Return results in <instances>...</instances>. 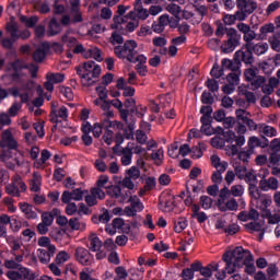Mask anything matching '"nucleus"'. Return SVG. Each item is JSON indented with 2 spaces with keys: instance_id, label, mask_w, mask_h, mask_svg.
<instances>
[{
  "instance_id": "2eb2a0df",
  "label": "nucleus",
  "mask_w": 280,
  "mask_h": 280,
  "mask_svg": "<svg viewBox=\"0 0 280 280\" xmlns=\"http://www.w3.org/2000/svg\"><path fill=\"white\" fill-rule=\"evenodd\" d=\"M84 194H89V191L80 188L73 189L72 191L65 190L61 195V202H63V205H69L71 200L79 202L84 198Z\"/></svg>"
},
{
  "instance_id": "e2e57ef3",
  "label": "nucleus",
  "mask_w": 280,
  "mask_h": 280,
  "mask_svg": "<svg viewBox=\"0 0 280 280\" xmlns=\"http://www.w3.org/2000/svg\"><path fill=\"white\" fill-rule=\"evenodd\" d=\"M70 14L72 16V23H82V11H80V8L75 11L73 9L70 10Z\"/></svg>"
},
{
  "instance_id": "f3484780",
  "label": "nucleus",
  "mask_w": 280,
  "mask_h": 280,
  "mask_svg": "<svg viewBox=\"0 0 280 280\" xmlns=\"http://www.w3.org/2000/svg\"><path fill=\"white\" fill-rule=\"evenodd\" d=\"M0 148H9L10 150H19V142L12 136V131L7 129L2 132V139L0 140Z\"/></svg>"
},
{
  "instance_id": "052dcab7",
  "label": "nucleus",
  "mask_w": 280,
  "mask_h": 280,
  "mask_svg": "<svg viewBox=\"0 0 280 280\" xmlns=\"http://www.w3.org/2000/svg\"><path fill=\"white\" fill-rule=\"evenodd\" d=\"M206 86L209 89V91H211V93H218L220 90V84L214 79H208Z\"/></svg>"
},
{
  "instance_id": "39448f33",
  "label": "nucleus",
  "mask_w": 280,
  "mask_h": 280,
  "mask_svg": "<svg viewBox=\"0 0 280 280\" xmlns=\"http://www.w3.org/2000/svg\"><path fill=\"white\" fill-rule=\"evenodd\" d=\"M235 115H236V124H237L235 131L237 132V135H246L248 130L250 132L256 130L257 132H259V124L255 122V120L250 118L252 115L249 114L248 110L236 109Z\"/></svg>"
},
{
  "instance_id": "9d476101",
  "label": "nucleus",
  "mask_w": 280,
  "mask_h": 280,
  "mask_svg": "<svg viewBox=\"0 0 280 280\" xmlns=\"http://www.w3.org/2000/svg\"><path fill=\"white\" fill-rule=\"evenodd\" d=\"M113 152L116 156H121L120 162L121 165H130L132 163V148H130V143L126 148L114 145Z\"/></svg>"
},
{
  "instance_id": "bb28decb",
  "label": "nucleus",
  "mask_w": 280,
  "mask_h": 280,
  "mask_svg": "<svg viewBox=\"0 0 280 280\" xmlns=\"http://www.w3.org/2000/svg\"><path fill=\"white\" fill-rule=\"evenodd\" d=\"M270 145V142L268 139H265L261 141L258 137H250L248 140V149L255 150V148H268Z\"/></svg>"
},
{
  "instance_id": "423d86ee",
  "label": "nucleus",
  "mask_w": 280,
  "mask_h": 280,
  "mask_svg": "<svg viewBox=\"0 0 280 280\" xmlns=\"http://www.w3.org/2000/svg\"><path fill=\"white\" fill-rule=\"evenodd\" d=\"M21 191L22 194H25L27 191V185L23 182V177H21V175H15L12 179V184H8L5 186V192L9 196H13V198H21Z\"/></svg>"
},
{
  "instance_id": "72a5a7b5",
  "label": "nucleus",
  "mask_w": 280,
  "mask_h": 280,
  "mask_svg": "<svg viewBox=\"0 0 280 280\" xmlns=\"http://www.w3.org/2000/svg\"><path fill=\"white\" fill-rule=\"evenodd\" d=\"M84 58H93L94 60H96V62H102V60H104V58L102 57V50L97 47H92L89 50H86V52L83 54Z\"/></svg>"
},
{
  "instance_id": "7ed1b4c3",
  "label": "nucleus",
  "mask_w": 280,
  "mask_h": 280,
  "mask_svg": "<svg viewBox=\"0 0 280 280\" xmlns=\"http://www.w3.org/2000/svg\"><path fill=\"white\" fill-rule=\"evenodd\" d=\"M138 47L139 45L133 39H128L124 43V45L116 46L114 48V54L117 56V58L127 60L133 65L137 62H148V57L144 55H139V51L137 50Z\"/></svg>"
},
{
  "instance_id": "cd10ccee",
  "label": "nucleus",
  "mask_w": 280,
  "mask_h": 280,
  "mask_svg": "<svg viewBox=\"0 0 280 280\" xmlns=\"http://www.w3.org/2000/svg\"><path fill=\"white\" fill-rule=\"evenodd\" d=\"M88 241L90 242L89 250L92 253H97V250H101L102 248V241L95 233H91L88 237Z\"/></svg>"
},
{
  "instance_id": "37998d69",
  "label": "nucleus",
  "mask_w": 280,
  "mask_h": 280,
  "mask_svg": "<svg viewBox=\"0 0 280 280\" xmlns=\"http://www.w3.org/2000/svg\"><path fill=\"white\" fill-rule=\"evenodd\" d=\"M187 229V218L180 217L175 221L174 231L175 233H183Z\"/></svg>"
},
{
  "instance_id": "6ab92c4d",
  "label": "nucleus",
  "mask_w": 280,
  "mask_h": 280,
  "mask_svg": "<svg viewBox=\"0 0 280 280\" xmlns=\"http://www.w3.org/2000/svg\"><path fill=\"white\" fill-rule=\"evenodd\" d=\"M56 255V246H50L49 249H37V257L40 264H49L51 258Z\"/></svg>"
},
{
  "instance_id": "680f3d73",
  "label": "nucleus",
  "mask_w": 280,
  "mask_h": 280,
  "mask_svg": "<svg viewBox=\"0 0 280 280\" xmlns=\"http://www.w3.org/2000/svg\"><path fill=\"white\" fill-rule=\"evenodd\" d=\"M129 21L126 24L127 32H135L137 27H139V20L136 18H127Z\"/></svg>"
},
{
  "instance_id": "f8f14e48",
  "label": "nucleus",
  "mask_w": 280,
  "mask_h": 280,
  "mask_svg": "<svg viewBox=\"0 0 280 280\" xmlns=\"http://www.w3.org/2000/svg\"><path fill=\"white\" fill-rule=\"evenodd\" d=\"M127 202H130V206L125 207L124 212L129 218H135L139 211H143V203L139 197L132 196L127 200Z\"/></svg>"
},
{
  "instance_id": "3c124183",
  "label": "nucleus",
  "mask_w": 280,
  "mask_h": 280,
  "mask_svg": "<svg viewBox=\"0 0 280 280\" xmlns=\"http://www.w3.org/2000/svg\"><path fill=\"white\" fill-rule=\"evenodd\" d=\"M210 75L217 80L222 78V75H224V68H220L218 63H214L210 71Z\"/></svg>"
},
{
  "instance_id": "49530a36",
  "label": "nucleus",
  "mask_w": 280,
  "mask_h": 280,
  "mask_svg": "<svg viewBox=\"0 0 280 280\" xmlns=\"http://www.w3.org/2000/svg\"><path fill=\"white\" fill-rule=\"evenodd\" d=\"M126 177L130 178L131 180H137V178H140L141 171L137 166H132L129 170L126 171Z\"/></svg>"
},
{
  "instance_id": "864d4df0",
  "label": "nucleus",
  "mask_w": 280,
  "mask_h": 280,
  "mask_svg": "<svg viewBox=\"0 0 280 280\" xmlns=\"http://www.w3.org/2000/svg\"><path fill=\"white\" fill-rule=\"evenodd\" d=\"M135 179H130V177H126L119 183V186L124 189H129V191H132L135 189V183L132 182Z\"/></svg>"
},
{
  "instance_id": "ddd939ff",
  "label": "nucleus",
  "mask_w": 280,
  "mask_h": 280,
  "mask_svg": "<svg viewBox=\"0 0 280 280\" xmlns=\"http://www.w3.org/2000/svg\"><path fill=\"white\" fill-rule=\"evenodd\" d=\"M58 117L59 119H62V121H67V119H69V109H67L66 106H61L58 110L56 105L51 104L49 121H51V124H59L60 120Z\"/></svg>"
},
{
  "instance_id": "412c9836",
  "label": "nucleus",
  "mask_w": 280,
  "mask_h": 280,
  "mask_svg": "<svg viewBox=\"0 0 280 280\" xmlns=\"http://www.w3.org/2000/svg\"><path fill=\"white\" fill-rule=\"evenodd\" d=\"M258 135L264 139V141H266V137H277V128L267 125L266 122H261L259 124Z\"/></svg>"
},
{
  "instance_id": "20e7f679",
  "label": "nucleus",
  "mask_w": 280,
  "mask_h": 280,
  "mask_svg": "<svg viewBox=\"0 0 280 280\" xmlns=\"http://www.w3.org/2000/svg\"><path fill=\"white\" fill-rule=\"evenodd\" d=\"M102 74V68L95 61H86L83 67H77V75L81 79L82 86H93Z\"/></svg>"
},
{
  "instance_id": "de8ad7c7",
  "label": "nucleus",
  "mask_w": 280,
  "mask_h": 280,
  "mask_svg": "<svg viewBox=\"0 0 280 280\" xmlns=\"http://www.w3.org/2000/svg\"><path fill=\"white\" fill-rule=\"evenodd\" d=\"M240 75H242V71L229 73L226 75L228 83L237 86L240 84Z\"/></svg>"
},
{
  "instance_id": "e433bc0d",
  "label": "nucleus",
  "mask_w": 280,
  "mask_h": 280,
  "mask_svg": "<svg viewBox=\"0 0 280 280\" xmlns=\"http://www.w3.org/2000/svg\"><path fill=\"white\" fill-rule=\"evenodd\" d=\"M226 38H228L226 40L229 43H232V44H234L236 46H240V40H242V35H240L237 33V30L229 28Z\"/></svg>"
},
{
  "instance_id": "0e129e2a",
  "label": "nucleus",
  "mask_w": 280,
  "mask_h": 280,
  "mask_svg": "<svg viewBox=\"0 0 280 280\" xmlns=\"http://www.w3.org/2000/svg\"><path fill=\"white\" fill-rule=\"evenodd\" d=\"M12 150L15 149H10V148H2L1 154H0V161L5 163L9 159H12Z\"/></svg>"
},
{
  "instance_id": "a19ab883",
  "label": "nucleus",
  "mask_w": 280,
  "mask_h": 280,
  "mask_svg": "<svg viewBox=\"0 0 280 280\" xmlns=\"http://www.w3.org/2000/svg\"><path fill=\"white\" fill-rule=\"evenodd\" d=\"M127 126L128 128L122 129V136L127 140L135 139V120H131L130 122H128Z\"/></svg>"
},
{
  "instance_id": "603ef678",
  "label": "nucleus",
  "mask_w": 280,
  "mask_h": 280,
  "mask_svg": "<svg viewBox=\"0 0 280 280\" xmlns=\"http://www.w3.org/2000/svg\"><path fill=\"white\" fill-rule=\"evenodd\" d=\"M245 183L248 184V187L253 186V185H257V175H255L254 171H249L247 172V174L245 175L244 178Z\"/></svg>"
},
{
  "instance_id": "4d7b16f0",
  "label": "nucleus",
  "mask_w": 280,
  "mask_h": 280,
  "mask_svg": "<svg viewBox=\"0 0 280 280\" xmlns=\"http://www.w3.org/2000/svg\"><path fill=\"white\" fill-rule=\"evenodd\" d=\"M257 38V34L253 30H248L247 33L244 34L243 39L245 40V45H253V40Z\"/></svg>"
},
{
  "instance_id": "2f4dec72",
  "label": "nucleus",
  "mask_w": 280,
  "mask_h": 280,
  "mask_svg": "<svg viewBox=\"0 0 280 280\" xmlns=\"http://www.w3.org/2000/svg\"><path fill=\"white\" fill-rule=\"evenodd\" d=\"M43 183V176L37 172L33 173V178L30 182V189L31 191L38 192L40 191V185Z\"/></svg>"
},
{
  "instance_id": "338daca9",
  "label": "nucleus",
  "mask_w": 280,
  "mask_h": 280,
  "mask_svg": "<svg viewBox=\"0 0 280 280\" xmlns=\"http://www.w3.org/2000/svg\"><path fill=\"white\" fill-rule=\"evenodd\" d=\"M151 159L156 163V165H161L163 163V149H159L156 152L151 154Z\"/></svg>"
},
{
  "instance_id": "473e14b6",
  "label": "nucleus",
  "mask_w": 280,
  "mask_h": 280,
  "mask_svg": "<svg viewBox=\"0 0 280 280\" xmlns=\"http://www.w3.org/2000/svg\"><path fill=\"white\" fill-rule=\"evenodd\" d=\"M20 279L23 280H36V273L26 267L20 265L19 269L16 270Z\"/></svg>"
},
{
  "instance_id": "f704fd0d",
  "label": "nucleus",
  "mask_w": 280,
  "mask_h": 280,
  "mask_svg": "<svg viewBox=\"0 0 280 280\" xmlns=\"http://www.w3.org/2000/svg\"><path fill=\"white\" fill-rule=\"evenodd\" d=\"M228 167H229V163L222 162V167L218 168L212 174L211 180H212V183H214V185H220V183H222V174H224V172H226Z\"/></svg>"
},
{
  "instance_id": "bf43d9fd",
  "label": "nucleus",
  "mask_w": 280,
  "mask_h": 280,
  "mask_svg": "<svg viewBox=\"0 0 280 280\" xmlns=\"http://www.w3.org/2000/svg\"><path fill=\"white\" fill-rule=\"evenodd\" d=\"M15 43H16V39L12 36L11 38L5 37L1 39V46L3 47V49H12Z\"/></svg>"
},
{
  "instance_id": "09e8293b",
  "label": "nucleus",
  "mask_w": 280,
  "mask_h": 280,
  "mask_svg": "<svg viewBox=\"0 0 280 280\" xmlns=\"http://www.w3.org/2000/svg\"><path fill=\"white\" fill-rule=\"evenodd\" d=\"M255 154V150L253 149H243L238 152V159L240 161H243V163L248 162V159H250V155Z\"/></svg>"
},
{
  "instance_id": "c03bdc74",
  "label": "nucleus",
  "mask_w": 280,
  "mask_h": 280,
  "mask_svg": "<svg viewBox=\"0 0 280 280\" xmlns=\"http://www.w3.org/2000/svg\"><path fill=\"white\" fill-rule=\"evenodd\" d=\"M244 228L248 233H259L260 231H264V225L259 222H249L245 224Z\"/></svg>"
},
{
  "instance_id": "5fc2aeb1",
  "label": "nucleus",
  "mask_w": 280,
  "mask_h": 280,
  "mask_svg": "<svg viewBox=\"0 0 280 280\" xmlns=\"http://www.w3.org/2000/svg\"><path fill=\"white\" fill-rule=\"evenodd\" d=\"M69 259H71V256H69V253L62 250L57 254L56 264L60 266V264H65L66 261H69Z\"/></svg>"
},
{
  "instance_id": "c85d7f7f",
  "label": "nucleus",
  "mask_w": 280,
  "mask_h": 280,
  "mask_svg": "<svg viewBox=\"0 0 280 280\" xmlns=\"http://www.w3.org/2000/svg\"><path fill=\"white\" fill-rule=\"evenodd\" d=\"M62 32V25L58 23V20L56 18H52L48 24V36H58Z\"/></svg>"
},
{
  "instance_id": "6e6552de",
  "label": "nucleus",
  "mask_w": 280,
  "mask_h": 280,
  "mask_svg": "<svg viewBox=\"0 0 280 280\" xmlns=\"http://www.w3.org/2000/svg\"><path fill=\"white\" fill-rule=\"evenodd\" d=\"M234 58L238 66H242V62L245 63L246 67L255 65V57L253 56L249 44H244L243 47L234 54Z\"/></svg>"
},
{
  "instance_id": "13d9d810",
  "label": "nucleus",
  "mask_w": 280,
  "mask_h": 280,
  "mask_svg": "<svg viewBox=\"0 0 280 280\" xmlns=\"http://www.w3.org/2000/svg\"><path fill=\"white\" fill-rule=\"evenodd\" d=\"M200 206L202 207V209H211V207H213V199H211V197L209 196H201L200 197Z\"/></svg>"
},
{
  "instance_id": "58836bf2",
  "label": "nucleus",
  "mask_w": 280,
  "mask_h": 280,
  "mask_svg": "<svg viewBox=\"0 0 280 280\" xmlns=\"http://www.w3.org/2000/svg\"><path fill=\"white\" fill-rule=\"evenodd\" d=\"M68 225L72 231H84L86 229V224L81 223L78 218L70 219Z\"/></svg>"
},
{
  "instance_id": "7c9ffc66",
  "label": "nucleus",
  "mask_w": 280,
  "mask_h": 280,
  "mask_svg": "<svg viewBox=\"0 0 280 280\" xmlns=\"http://www.w3.org/2000/svg\"><path fill=\"white\" fill-rule=\"evenodd\" d=\"M38 21H39L38 15H32L31 18H27V15L20 16V22L24 23L27 30H32L36 27V25H38Z\"/></svg>"
},
{
  "instance_id": "8fccbe9b",
  "label": "nucleus",
  "mask_w": 280,
  "mask_h": 280,
  "mask_svg": "<svg viewBox=\"0 0 280 280\" xmlns=\"http://www.w3.org/2000/svg\"><path fill=\"white\" fill-rule=\"evenodd\" d=\"M231 196L234 198H242L244 196V186L242 185H233L230 189Z\"/></svg>"
},
{
  "instance_id": "c756f323",
  "label": "nucleus",
  "mask_w": 280,
  "mask_h": 280,
  "mask_svg": "<svg viewBox=\"0 0 280 280\" xmlns=\"http://www.w3.org/2000/svg\"><path fill=\"white\" fill-rule=\"evenodd\" d=\"M218 268H220V264L211 262L206 267H201L200 275L205 277V279H209L212 277L213 272H218Z\"/></svg>"
},
{
  "instance_id": "aec40b11",
  "label": "nucleus",
  "mask_w": 280,
  "mask_h": 280,
  "mask_svg": "<svg viewBox=\"0 0 280 280\" xmlns=\"http://www.w3.org/2000/svg\"><path fill=\"white\" fill-rule=\"evenodd\" d=\"M259 188L262 191H277L279 189V180L276 177L262 178L259 182Z\"/></svg>"
},
{
  "instance_id": "f257e3e1",
  "label": "nucleus",
  "mask_w": 280,
  "mask_h": 280,
  "mask_svg": "<svg viewBox=\"0 0 280 280\" xmlns=\"http://www.w3.org/2000/svg\"><path fill=\"white\" fill-rule=\"evenodd\" d=\"M222 260L225 264V268L215 273V279L224 280L228 275H233L236 268H242L245 264L253 261V254L248 249H244L242 246L236 247L233 250L225 252L222 256Z\"/></svg>"
},
{
  "instance_id": "6e6d98bb",
  "label": "nucleus",
  "mask_w": 280,
  "mask_h": 280,
  "mask_svg": "<svg viewBox=\"0 0 280 280\" xmlns=\"http://www.w3.org/2000/svg\"><path fill=\"white\" fill-rule=\"evenodd\" d=\"M235 47H237L236 44H233V42H229L228 39L222 44L221 49L223 54H231L232 51H235Z\"/></svg>"
},
{
  "instance_id": "ea45409f",
  "label": "nucleus",
  "mask_w": 280,
  "mask_h": 280,
  "mask_svg": "<svg viewBox=\"0 0 280 280\" xmlns=\"http://www.w3.org/2000/svg\"><path fill=\"white\" fill-rule=\"evenodd\" d=\"M106 194L109 196V198H114L117 200L119 196L121 195V186L115 185L106 188Z\"/></svg>"
},
{
  "instance_id": "f03ea898",
  "label": "nucleus",
  "mask_w": 280,
  "mask_h": 280,
  "mask_svg": "<svg viewBox=\"0 0 280 280\" xmlns=\"http://www.w3.org/2000/svg\"><path fill=\"white\" fill-rule=\"evenodd\" d=\"M245 81L249 83L252 91H259L265 95H272L276 89H279V79L271 77L267 79L266 77L259 74L260 70L256 66H250L244 70Z\"/></svg>"
},
{
  "instance_id": "dca6fc26",
  "label": "nucleus",
  "mask_w": 280,
  "mask_h": 280,
  "mask_svg": "<svg viewBox=\"0 0 280 280\" xmlns=\"http://www.w3.org/2000/svg\"><path fill=\"white\" fill-rule=\"evenodd\" d=\"M65 82V74L57 72H48L46 74V82L44 83V89L49 93H54V84H60Z\"/></svg>"
},
{
  "instance_id": "9b49d317",
  "label": "nucleus",
  "mask_w": 280,
  "mask_h": 280,
  "mask_svg": "<svg viewBox=\"0 0 280 280\" xmlns=\"http://www.w3.org/2000/svg\"><path fill=\"white\" fill-rule=\"evenodd\" d=\"M148 16H150V12L148 11V9L143 8V2L136 0L133 10L126 15V19H137V21H145Z\"/></svg>"
},
{
  "instance_id": "774afa93",
  "label": "nucleus",
  "mask_w": 280,
  "mask_h": 280,
  "mask_svg": "<svg viewBox=\"0 0 280 280\" xmlns=\"http://www.w3.org/2000/svg\"><path fill=\"white\" fill-rule=\"evenodd\" d=\"M280 37H269V43H270V46H271V49H273L275 51H280V40H279Z\"/></svg>"
},
{
  "instance_id": "0eeeda50",
  "label": "nucleus",
  "mask_w": 280,
  "mask_h": 280,
  "mask_svg": "<svg viewBox=\"0 0 280 280\" xmlns=\"http://www.w3.org/2000/svg\"><path fill=\"white\" fill-rule=\"evenodd\" d=\"M236 8L238 16H242V19L246 21L250 14L256 12L259 4L255 0H236Z\"/></svg>"
},
{
  "instance_id": "4be33fe9",
  "label": "nucleus",
  "mask_w": 280,
  "mask_h": 280,
  "mask_svg": "<svg viewBox=\"0 0 280 280\" xmlns=\"http://www.w3.org/2000/svg\"><path fill=\"white\" fill-rule=\"evenodd\" d=\"M259 202V209L261 211V217H268L270 215V210L268 207L272 205V199L268 195H261L258 199Z\"/></svg>"
},
{
  "instance_id": "69168bd1",
  "label": "nucleus",
  "mask_w": 280,
  "mask_h": 280,
  "mask_svg": "<svg viewBox=\"0 0 280 280\" xmlns=\"http://www.w3.org/2000/svg\"><path fill=\"white\" fill-rule=\"evenodd\" d=\"M248 192L254 200H259L261 192L259 191V188H257V185L248 186Z\"/></svg>"
},
{
  "instance_id": "393cba45",
  "label": "nucleus",
  "mask_w": 280,
  "mask_h": 280,
  "mask_svg": "<svg viewBox=\"0 0 280 280\" xmlns=\"http://www.w3.org/2000/svg\"><path fill=\"white\" fill-rule=\"evenodd\" d=\"M218 208L223 213L226 211H237V209H240V203H237V200H235V198H230L225 202L218 206Z\"/></svg>"
},
{
  "instance_id": "1a4fd4ad",
  "label": "nucleus",
  "mask_w": 280,
  "mask_h": 280,
  "mask_svg": "<svg viewBox=\"0 0 280 280\" xmlns=\"http://www.w3.org/2000/svg\"><path fill=\"white\" fill-rule=\"evenodd\" d=\"M5 31L10 34L11 38L15 40H27L32 36V32L30 30H24L19 33V24L16 22H8L5 26Z\"/></svg>"
},
{
  "instance_id": "5701e85b",
  "label": "nucleus",
  "mask_w": 280,
  "mask_h": 280,
  "mask_svg": "<svg viewBox=\"0 0 280 280\" xmlns=\"http://www.w3.org/2000/svg\"><path fill=\"white\" fill-rule=\"evenodd\" d=\"M47 51H49V43H44L33 52L34 62H43L47 58Z\"/></svg>"
},
{
  "instance_id": "a878e982",
  "label": "nucleus",
  "mask_w": 280,
  "mask_h": 280,
  "mask_svg": "<svg viewBox=\"0 0 280 280\" xmlns=\"http://www.w3.org/2000/svg\"><path fill=\"white\" fill-rule=\"evenodd\" d=\"M60 215V209L54 208L50 212H42V222L51 226L54 224V218Z\"/></svg>"
},
{
  "instance_id": "4468645a",
  "label": "nucleus",
  "mask_w": 280,
  "mask_h": 280,
  "mask_svg": "<svg viewBox=\"0 0 280 280\" xmlns=\"http://www.w3.org/2000/svg\"><path fill=\"white\" fill-rule=\"evenodd\" d=\"M74 257L81 266H91L94 261L92 253L84 247H77Z\"/></svg>"
},
{
  "instance_id": "a18cd8bd",
  "label": "nucleus",
  "mask_w": 280,
  "mask_h": 280,
  "mask_svg": "<svg viewBox=\"0 0 280 280\" xmlns=\"http://www.w3.org/2000/svg\"><path fill=\"white\" fill-rule=\"evenodd\" d=\"M235 21H244L242 16L238 15V12L236 11L235 14H226L223 16V23L225 25H233L235 24Z\"/></svg>"
},
{
  "instance_id": "4c0bfd02",
  "label": "nucleus",
  "mask_w": 280,
  "mask_h": 280,
  "mask_svg": "<svg viewBox=\"0 0 280 280\" xmlns=\"http://www.w3.org/2000/svg\"><path fill=\"white\" fill-rule=\"evenodd\" d=\"M250 51L256 56H262V54L268 51V44L266 43L250 44Z\"/></svg>"
},
{
  "instance_id": "b1692460",
  "label": "nucleus",
  "mask_w": 280,
  "mask_h": 280,
  "mask_svg": "<svg viewBox=\"0 0 280 280\" xmlns=\"http://www.w3.org/2000/svg\"><path fill=\"white\" fill-rule=\"evenodd\" d=\"M191 211L192 213L190 214V218L196 219L199 224H203V222H207V220H209L207 213L200 212V206L198 203L192 205Z\"/></svg>"
},
{
  "instance_id": "79ce46f5",
  "label": "nucleus",
  "mask_w": 280,
  "mask_h": 280,
  "mask_svg": "<svg viewBox=\"0 0 280 280\" xmlns=\"http://www.w3.org/2000/svg\"><path fill=\"white\" fill-rule=\"evenodd\" d=\"M229 198H231V190L225 186L219 192L218 207L228 201Z\"/></svg>"
},
{
  "instance_id": "c9c22d12",
  "label": "nucleus",
  "mask_w": 280,
  "mask_h": 280,
  "mask_svg": "<svg viewBox=\"0 0 280 280\" xmlns=\"http://www.w3.org/2000/svg\"><path fill=\"white\" fill-rule=\"evenodd\" d=\"M100 124L105 130H109V128H117L118 130H124V124L117 120L110 121V119L104 118Z\"/></svg>"
},
{
  "instance_id": "a211bd4d",
  "label": "nucleus",
  "mask_w": 280,
  "mask_h": 280,
  "mask_svg": "<svg viewBox=\"0 0 280 280\" xmlns=\"http://www.w3.org/2000/svg\"><path fill=\"white\" fill-rule=\"evenodd\" d=\"M20 211L24 213V218L26 220H36L38 218V213H43V211L27 202H20L19 203Z\"/></svg>"
}]
</instances>
